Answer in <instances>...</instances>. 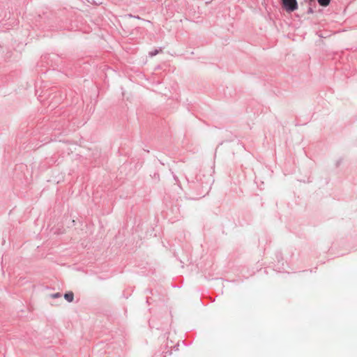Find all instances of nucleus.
I'll list each match as a JSON object with an SVG mask.
<instances>
[{"label": "nucleus", "instance_id": "1", "mask_svg": "<svg viewBox=\"0 0 357 357\" xmlns=\"http://www.w3.org/2000/svg\"><path fill=\"white\" fill-rule=\"evenodd\" d=\"M282 8L287 13H292L298 8L297 0H281Z\"/></svg>", "mask_w": 357, "mask_h": 357}, {"label": "nucleus", "instance_id": "2", "mask_svg": "<svg viewBox=\"0 0 357 357\" xmlns=\"http://www.w3.org/2000/svg\"><path fill=\"white\" fill-rule=\"evenodd\" d=\"M65 299L68 302H72L74 299V294L72 291L68 292L64 294Z\"/></svg>", "mask_w": 357, "mask_h": 357}, {"label": "nucleus", "instance_id": "3", "mask_svg": "<svg viewBox=\"0 0 357 357\" xmlns=\"http://www.w3.org/2000/svg\"><path fill=\"white\" fill-rule=\"evenodd\" d=\"M318 3L322 6H327L329 5L331 0H317Z\"/></svg>", "mask_w": 357, "mask_h": 357}, {"label": "nucleus", "instance_id": "4", "mask_svg": "<svg viewBox=\"0 0 357 357\" xmlns=\"http://www.w3.org/2000/svg\"><path fill=\"white\" fill-rule=\"evenodd\" d=\"M50 296L52 298H56L61 297V294H60V293H56V294H52Z\"/></svg>", "mask_w": 357, "mask_h": 357}]
</instances>
